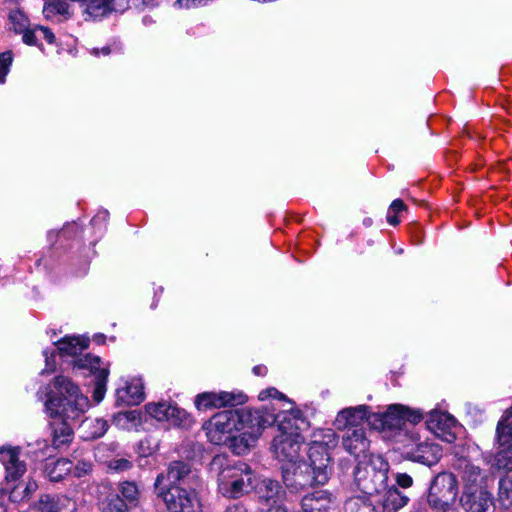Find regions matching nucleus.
I'll list each match as a JSON object with an SVG mask.
<instances>
[{"mask_svg":"<svg viewBox=\"0 0 512 512\" xmlns=\"http://www.w3.org/2000/svg\"><path fill=\"white\" fill-rule=\"evenodd\" d=\"M276 420L269 405L256 410H224L215 414L204 425V429L211 443L221 445L229 439L233 451L242 455L255 444L263 430Z\"/></svg>","mask_w":512,"mask_h":512,"instance_id":"1","label":"nucleus"},{"mask_svg":"<svg viewBox=\"0 0 512 512\" xmlns=\"http://www.w3.org/2000/svg\"><path fill=\"white\" fill-rule=\"evenodd\" d=\"M45 407L51 417L80 420L90 407V401L79 386L64 375L56 376L45 386Z\"/></svg>","mask_w":512,"mask_h":512,"instance_id":"2","label":"nucleus"},{"mask_svg":"<svg viewBox=\"0 0 512 512\" xmlns=\"http://www.w3.org/2000/svg\"><path fill=\"white\" fill-rule=\"evenodd\" d=\"M210 470L217 473L218 490L228 498H239L253 490L256 474L245 462L230 464L226 456L216 455Z\"/></svg>","mask_w":512,"mask_h":512,"instance_id":"3","label":"nucleus"},{"mask_svg":"<svg viewBox=\"0 0 512 512\" xmlns=\"http://www.w3.org/2000/svg\"><path fill=\"white\" fill-rule=\"evenodd\" d=\"M270 412L277 417L275 423H279V433L274 437L271 446L275 457L286 464L299 462L301 447L304 443V438L296 425L299 411L287 410L276 413L275 409L270 407Z\"/></svg>","mask_w":512,"mask_h":512,"instance_id":"4","label":"nucleus"},{"mask_svg":"<svg viewBox=\"0 0 512 512\" xmlns=\"http://www.w3.org/2000/svg\"><path fill=\"white\" fill-rule=\"evenodd\" d=\"M389 464L379 455H364L355 469L357 487L367 495L380 494L387 488Z\"/></svg>","mask_w":512,"mask_h":512,"instance_id":"5","label":"nucleus"},{"mask_svg":"<svg viewBox=\"0 0 512 512\" xmlns=\"http://www.w3.org/2000/svg\"><path fill=\"white\" fill-rule=\"evenodd\" d=\"M423 419L420 410H412L401 404L390 405L385 412H373L369 415L368 424L380 431L405 429L406 423L417 424Z\"/></svg>","mask_w":512,"mask_h":512,"instance_id":"6","label":"nucleus"},{"mask_svg":"<svg viewBox=\"0 0 512 512\" xmlns=\"http://www.w3.org/2000/svg\"><path fill=\"white\" fill-rule=\"evenodd\" d=\"M318 463L299 461L282 466V479L287 489L293 493H298L312 485H324L328 479L320 481L318 479L321 470L318 469Z\"/></svg>","mask_w":512,"mask_h":512,"instance_id":"7","label":"nucleus"},{"mask_svg":"<svg viewBox=\"0 0 512 512\" xmlns=\"http://www.w3.org/2000/svg\"><path fill=\"white\" fill-rule=\"evenodd\" d=\"M337 445V436L332 429H319L312 435L308 449V460L313 464L317 462L321 473L318 475L320 481L329 479L331 475V458L329 450Z\"/></svg>","mask_w":512,"mask_h":512,"instance_id":"8","label":"nucleus"},{"mask_svg":"<svg viewBox=\"0 0 512 512\" xmlns=\"http://www.w3.org/2000/svg\"><path fill=\"white\" fill-rule=\"evenodd\" d=\"M458 496V480L453 473L437 474L429 488L428 503L436 510L446 511Z\"/></svg>","mask_w":512,"mask_h":512,"instance_id":"9","label":"nucleus"},{"mask_svg":"<svg viewBox=\"0 0 512 512\" xmlns=\"http://www.w3.org/2000/svg\"><path fill=\"white\" fill-rule=\"evenodd\" d=\"M498 451L493 465L506 472L512 471V407L501 417L496 428Z\"/></svg>","mask_w":512,"mask_h":512,"instance_id":"10","label":"nucleus"},{"mask_svg":"<svg viewBox=\"0 0 512 512\" xmlns=\"http://www.w3.org/2000/svg\"><path fill=\"white\" fill-rule=\"evenodd\" d=\"M101 364V358L91 354L80 356L72 362L73 369L89 371L93 384L92 398L96 403L104 399L109 376L108 367H101Z\"/></svg>","mask_w":512,"mask_h":512,"instance_id":"11","label":"nucleus"},{"mask_svg":"<svg viewBox=\"0 0 512 512\" xmlns=\"http://www.w3.org/2000/svg\"><path fill=\"white\" fill-rule=\"evenodd\" d=\"M195 490V487L174 486L162 493V500L169 512H201V502Z\"/></svg>","mask_w":512,"mask_h":512,"instance_id":"12","label":"nucleus"},{"mask_svg":"<svg viewBox=\"0 0 512 512\" xmlns=\"http://www.w3.org/2000/svg\"><path fill=\"white\" fill-rule=\"evenodd\" d=\"M246 400L242 392H203L196 396L194 404L198 410H207L243 404Z\"/></svg>","mask_w":512,"mask_h":512,"instance_id":"13","label":"nucleus"},{"mask_svg":"<svg viewBox=\"0 0 512 512\" xmlns=\"http://www.w3.org/2000/svg\"><path fill=\"white\" fill-rule=\"evenodd\" d=\"M427 427L442 440L452 443L456 439L454 429L457 428L456 419L447 412L431 410L427 414Z\"/></svg>","mask_w":512,"mask_h":512,"instance_id":"14","label":"nucleus"},{"mask_svg":"<svg viewBox=\"0 0 512 512\" xmlns=\"http://www.w3.org/2000/svg\"><path fill=\"white\" fill-rule=\"evenodd\" d=\"M406 454L415 462L432 466L442 457V449L438 444L425 440L411 445Z\"/></svg>","mask_w":512,"mask_h":512,"instance_id":"15","label":"nucleus"},{"mask_svg":"<svg viewBox=\"0 0 512 512\" xmlns=\"http://www.w3.org/2000/svg\"><path fill=\"white\" fill-rule=\"evenodd\" d=\"M253 490L259 500L270 506L282 505L286 497V491L278 481L272 479H263L259 482L255 480Z\"/></svg>","mask_w":512,"mask_h":512,"instance_id":"16","label":"nucleus"},{"mask_svg":"<svg viewBox=\"0 0 512 512\" xmlns=\"http://www.w3.org/2000/svg\"><path fill=\"white\" fill-rule=\"evenodd\" d=\"M336 503L327 491H317L306 495L301 500V507L297 512H334Z\"/></svg>","mask_w":512,"mask_h":512,"instance_id":"17","label":"nucleus"},{"mask_svg":"<svg viewBox=\"0 0 512 512\" xmlns=\"http://www.w3.org/2000/svg\"><path fill=\"white\" fill-rule=\"evenodd\" d=\"M342 445L344 449L351 455L359 457L366 455L370 442L366 437V432L363 427H354L346 429L343 435Z\"/></svg>","mask_w":512,"mask_h":512,"instance_id":"18","label":"nucleus"},{"mask_svg":"<svg viewBox=\"0 0 512 512\" xmlns=\"http://www.w3.org/2000/svg\"><path fill=\"white\" fill-rule=\"evenodd\" d=\"M460 503L467 512H488L493 506L492 494L486 489L462 493Z\"/></svg>","mask_w":512,"mask_h":512,"instance_id":"19","label":"nucleus"},{"mask_svg":"<svg viewBox=\"0 0 512 512\" xmlns=\"http://www.w3.org/2000/svg\"><path fill=\"white\" fill-rule=\"evenodd\" d=\"M371 414L369 407L366 405L345 408L338 413L335 425L338 429L361 427L360 422L363 420L368 422L369 415Z\"/></svg>","mask_w":512,"mask_h":512,"instance_id":"20","label":"nucleus"},{"mask_svg":"<svg viewBox=\"0 0 512 512\" xmlns=\"http://www.w3.org/2000/svg\"><path fill=\"white\" fill-rule=\"evenodd\" d=\"M461 479L463 482V492L470 493L485 489L483 487V481L485 475L482 469L467 460H462L460 463Z\"/></svg>","mask_w":512,"mask_h":512,"instance_id":"21","label":"nucleus"},{"mask_svg":"<svg viewBox=\"0 0 512 512\" xmlns=\"http://www.w3.org/2000/svg\"><path fill=\"white\" fill-rule=\"evenodd\" d=\"M162 421L168 422L169 426L188 429L194 423L193 418L184 409L178 407L176 404H168L167 406L162 403Z\"/></svg>","mask_w":512,"mask_h":512,"instance_id":"22","label":"nucleus"},{"mask_svg":"<svg viewBox=\"0 0 512 512\" xmlns=\"http://www.w3.org/2000/svg\"><path fill=\"white\" fill-rule=\"evenodd\" d=\"M1 460L6 468V479L17 480L26 471V465L19 460V451L17 449H1Z\"/></svg>","mask_w":512,"mask_h":512,"instance_id":"23","label":"nucleus"},{"mask_svg":"<svg viewBox=\"0 0 512 512\" xmlns=\"http://www.w3.org/2000/svg\"><path fill=\"white\" fill-rule=\"evenodd\" d=\"M383 495L378 500L381 512H397L407 505L409 498L392 486L382 491Z\"/></svg>","mask_w":512,"mask_h":512,"instance_id":"24","label":"nucleus"},{"mask_svg":"<svg viewBox=\"0 0 512 512\" xmlns=\"http://www.w3.org/2000/svg\"><path fill=\"white\" fill-rule=\"evenodd\" d=\"M168 479L171 481H182L190 487L197 488L199 486V477L193 472L187 463L182 461H174L168 467Z\"/></svg>","mask_w":512,"mask_h":512,"instance_id":"25","label":"nucleus"},{"mask_svg":"<svg viewBox=\"0 0 512 512\" xmlns=\"http://www.w3.org/2000/svg\"><path fill=\"white\" fill-rule=\"evenodd\" d=\"M73 467V463L67 458H48L45 461L43 472L51 482H59L67 476Z\"/></svg>","mask_w":512,"mask_h":512,"instance_id":"26","label":"nucleus"},{"mask_svg":"<svg viewBox=\"0 0 512 512\" xmlns=\"http://www.w3.org/2000/svg\"><path fill=\"white\" fill-rule=\"evenodd\" d=\"M60 421L54 422L53 427V446L61 448L73 439V425L79 420L64 419L59 417Z\"/></svg>","mask_w":512,"mask_h":512,"instance_id":"27","label":"nucleus"},{"mask_svg":"<svg viewBox=\"0 0 512 512\" xmlns=\"http://www.w3.org/2000/svg\"><path fill=\"white\" fill-rule=\"evenodd\" d=\"M144 400V392L142 387L137 384H128L116 391L117 406L138 405Z\"/></svg>","mask_w":512,"mask_h":512,"instance_id":"28","label":"nucleus"},{"mask_svg":"<svg viewBox=\"0 0 512 512\" xmlns=\"http://www.w3.org/2000/svg\"><path fill=\"white\" fill-rule=\"evenodd\" d=\"M56 345L61 354L76 356L88 347L89 340L80 339L79 337H65L58 341Z\"/></svg>","mask_w":512,"mask_h":512,"instance_id":"29","label":"nucleus"},{"mask_svg":"<svg viewBox=\"0 0 512 512\" xmlns=\"http://www.w3.org/2000/svg\"><path fill=\"white\" fill-rule=\"evenodd\" d=\"M346 512H376V507L370 499V495H358L349 498L345 502Z\"/></svg>","mask_w":512,"mask_h":512,"instance_id":"30","label":"nucleus"},{"mask_svg":"<svg viewBox=\"0 0 512 512\" xmlns=\"http://www.w3.org/2000/svg\"><path fill=\"white\" fill-rule=\"evenodd\" d=\"M46 18L61 16L63 19L70 17L69 3L67 0H49L43 8Z\"/></svg>","mask_w":512,"mask_h":512,"instance_id":"31","label":"nucleus"},{"mask_svg":"<svg viewBox=\"0 0 512 512\" xmlns=\"http://www.w3.org/2000/svg\"><path fill=\"white\" fill-rule=\"evenodd\" d=\"M129 510H131L129 504L118 493L109 494L101 505L102 512H128Z\"/></svg>","mask_w":512,"mask_h":512,"instance_id":"32","label":"nucleus"},{"mask_svg":"<svg viewBox=\"0 0 512 512\" xmlns=\"http://www.w3.org/2000/svg\"><path fill=\"white\" fill-rule=\"evenodd\" d=\"M33 509L37 512H61L60 499L55 495H42L33 504Z\"/></svg>","mask_w":512,"mask_h":512,"instance_id":"33","label":"nucleus"},{"mask_svg":"<svg viewBox=\"0 0 512 512\" xmlns=\"http://www.w3.org/2000/svg\"><path fill=\"white\" fill-rule=\"evenodd\" d=\"M119 491L121 497L126 501L130 508H134L139 503V490L135 482L124 481L119 485Z\"/></svg>","mask_w":512,"mask_h":512,"instance_id":"34","label":"nucleus"},{"mask_svg":"<svg viewBox=\"0 0 512 512\" xmlns=\"http://www.w3.org/2000/svg\"><path fill=\"white\" fill-rule=\"evenodd\" d=\"M498 497L505 506L512 504V479L508 476L500 478L498 483Z\"/></svg>","mask_w":512,"mask_h":512,"instance_id":"35","label":"nucleus"},{"mask_svg":"<svg viewBox=\"0 0 512 512\" xmlns=\"http://www.w3.org/2000/svg\"><path fill=\"white\" fill-rule=\"evenodd\" d=\"M10 29L16 33H21L28 27V18L20 10H11L8 15Z\"/></svg>","mask_w":512,"mask_h":512,"instance_id":"36","label":"nucleus"},{"mask_svg":"<svg viewBox=\"0 0 512 512\" xmlns=\"http://www.w3.org/2000/svg\"><path fill=\"white\" fill-rule=\"evenodd\" d=\"M158 447L159 440L152 437H146L145 439L140 441L138 452L140 457L143 458L154 457L155 453L158 450Z\"/></svg>","mask_w":512,"mask_h":512,"instance_id":"37","label":"nucleus"},{"mask_svg":"<svg viewBox=\"0 0 512 512\" xmlns=\"http://www.w3.org/2000/svg\"><path fill=\"white\" fill-rule=\"evenodd\" d=\"M406 210V205L404 204V202L400 199H396L394 200L389 209H388V212H387V222L390 224V225H398L400 220L399 218L397 217V214H399L400 212Z\"/></svg>","mask_w":512,"mask_h":512,"instance_id":"38","label":"nucleus"},{"mask_svg":"<svg viewBox=\"0 0 512 512\" xmlns=\"http://www.w3.org/2000/svg\"><path fill=\"white\" fill-rule=\"evenodd\" d=\"M258 398L261 401H265V400H267L269 398H272V399H276V400H279V401H285L286 403L291 405V403L288 401L287 397L283 393L278 391L276 388H274V387L262 390L259 393Z\"/></svg>","mask_w":512,"mask_h":512,"instance_id":"39","label":"nucleus"},{"mask_svg":"<svg viewBox=\"0 0 512 512\" xmlns=\"http://www.w3.org/2000/svg\"><path fill=\"white\" fill-rule=\"evenodd\" d=\"M110 471L123 472L132 468V462L125 458L112 459L107 465Z\"/></svg>","mask_w":512,"mask_h":512,"instance_id":"40","label":"nucleus"},{"mask_svg":"<svg viewBox=\"0 0 512 512\" xmlns=\"http://www.w3.org/2000/svg\"><path fill=\"white\" fill-rule=\"evenodd\" d=\"M93 422L95 423L96 430L92 433V437L99 438L103 436L108 429L107 421L103 419L89 420L86 418L82 421V425H89Z\"/></svg>","mask_w":512,"mask_h":512,"instance_id":"41","label":"nucleus"},{"mask_svg":"<svg viewBox=\"0 0 512 512\" xmlns=\"http://www.w3.org/2000/svg\"><path fill=\"white\" fill-rule=\"evenodd\" d=\"M20 34H22V40L25 44L30 46H39V35L37 26H35L33 29H29L28 27L22 31Z\"/></svg>","mask_w":512,"mask_h":512,"instance_id":"42","label":"nucleus"},{"mask_svg":"<svg viewBox=\"0 0 512 512\" xmlns=\"http://www.w3.org/2000/svg\"><path fill=\"white\" fill-rule=\"evenodd\" d=\"M12 63L11 52H4L0 54V82H3L8 73V68Z\"/></svg>","mask_w":512,"mask_h":512,"instance_id":"43","label":"nucleus"},{"mask_svg":"<svg viewBox=\"0 0 512 512\" xmlns=\"http://www.w3.org/2000/svg\"><path fill=\"white\" fill-rule=\"evenodd\" d=\"M92 465L89 462L79 461L74 467V475L82 477L91 471Z\"/></svg>","mask_w":512,"mask_h":512,"instance_id":"44","label":"nucleus"},{"mask_svg":"<svg viewBox=\"0 0 512 512\" xmlns=\"http://www.w3.org/2000/svg\"><path fill=\"white\" fill-rule=\"evenodd\" d=\"M396 483L402 488H409L413 484V479L407 473H397L395 475Z\"/></svg>","mask_w":512,"mask_h":512,"instance_id":"45","label":"nucleus"},{"mask_svg":"<svg viewBox=\"0 0 512 512\" xmlns=\"http://www.w3.org/2000/svg\"><path fill=\"white\" fill-rule=\"evenodd\" d=\"M145 414L151 419L159 420L160 403H148L145 405Z\"/></svg>","mask_w":512,"mask_h":512,"instance_id":"46","label":"nucleus"},{"mask_svg":"<svg viewBox=\"0 0 512 512\" xmlns=\"http://www.w3.org/2000/svg\"><path fill=\"white\" fill-rule=\"evenodd\" d=\"M43 353L45 356L46 368L42 371V373H51L55 370V352L53 351L49 354L48 351L45 350Z\"/></svg>","mask_w":512,"mask_h":512,"instance_id":"47","label":"nucleus"},{"mask_svg":"<svg viewBox=\"0 0 512 512\" xmlns=\"http://www.w3.org/2000/svg\"><path fill=\"white\" fill-rule=\"evenodd\" d=\"M37 30H38L39 39L43 38L49 44H52L54 42L55 36L49 28L43 27V26H37Z\"/></svg>","mask_w":512,"mask_h":512,"instance_id":"48","label":"nucleus"},{"mask_svg":"<svg viewBox=\"0 0 512 512\" xmlns=\"http://www.w3.org/2000/svg\"><path fill=\"white\" fill-rule=\"evenodd\" d=\"M36 489H37V484H36V482H34V481H30V482H28V483L25 485L24 489H23V493H24V495H23L22 499H23L24 497L29 496V494H31L32 492H34Z\"/></svg>","mask_w":512,"mask_h":512,"instance_id":"49","label":"nucleus"},{"mask_svg":"<svg viewBox=\"0 0 512 512\" xmlns=\"http://www.w3.org/2000/svg\"><path fill=\"white\" fill-rule=\"evenodd\" d=\"M225 512H247V509L242 504H235L229 506Z\"/></svg>","mask_w":512,"mask_h":512,"instance_id":"50","label":"nucleus"},{"mask_svg":"<svg viewBox=\"0 0 512 512\" xmlns=\"http://www.w3.org/2000/svg\"><path fill=\"white\" fill-rule=\"evenodd\" d=\"M100 52H101L103 55H109V54H110V52H111V48H110V46H105V47H103L101 50H99L98 48H94V49L92 50V53H93L95 56H98Z\"/></svg>","mask_w":512,"mask_h":512,"instance_id":"51","label":"nucleus"},{"mask_svg":"<svg viewBox=\"0 0 512 512\" xmlns=\"http://www.w3.org/2000/svg\"><path fill=\"white\" fill-rule=\"evenodd\" d=\"M253 372L255 375L257 376H263L266 374L267 372V368L265 366H262V365H259V366H255L253 368Z\"/></svg>","mask_w":512,"mask_h":512,"instance_id":"52","label":"nucleus"},{"mask_svg":"<svg viewBox=\"0 0 512 512\" xmlns=\"http://www.w3.org/2000/svg\"><path fill=\"white\" fill-rule=\"evenodd\" d=\"M123 415L126 417L128 421H135L138 416V413L137 411H126L123 413Z\"/></svg>","mask_w":512,"mask_h":512,"instance_id":"53","label":"nucleus"},{"mask_svg":"<svg viewBox=\"0 0 512 512\" xmlns=\"http://www.w3.org/2000/svg\"><path fill=\"white\" fill-rule=\"evenodd\" d=\"M105 335L103 334H97L94 336L93 340L97 343V344H103L105 342Z\"/></svg>","mask_w":512,"mask_h":512,"instance_id":"54","label":"nucleus"},{"mask_svg":"<svg viewBox=\"0 0 512 512\" xmlns=\"http://www.w3.org/2000/svg\"><path fill=\"white\" fill-rule=\"evenodd\" d=\"M18 488H19L18 486H17V487H15V488L11 491V493H10V499H11L12 501H14V502H15V501H17V489H18Z\"/></svg>","mask_w":512,"mask_h":512,"instance_id":"55","label":"nucleus"},{"mask_svg":"<svg viewBox=\"0 0 512 512\" xmlns=\"http://www.w3.org/2000/svg\"><path fill=\"white\" fill-rule=\"evenodd\" d=\"M154 485L156 488L160 485V474L156 476Z\"/></svg>","mask_w":512,"mask_h":512,"instance_id":"56","label":"nucleus"},{"mask_svg":"<svg viewBox=\"0 0 512 512\" xmlns=\"http://www.w3.org/2000/svg\"><path fill=\"white\" fill-rule=\"evenodd\" d=\"M143 21H144L145 24H147L148 22H152L151 19H149L148 16H144Z\"/></svg>","mask_w":512,"mask_h":512,"instance_id":"57","label":"nucleus"}]
</instances>
